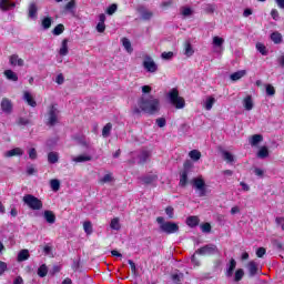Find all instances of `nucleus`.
I'll return each mask as SVG.
<instances>
[{
    "label": "nucleus",
    "mask_w": 284,
    "mask_h": 284,
    "mask_svg": "<svg viewBox=\"0 0 284 284\" xmlns=\"http://www.w3.org/2000/svg\"><path fill=\"white\" fill-rule=\"evenodd\" d=\"M63 81H65V78H63V73L58 74L55 83H58V85H63Z\"/></svg>",
    "instance_id": "obj_62"
},
{
    "label": "nucleus",
    "mask_w": 284,
    "mask_h": 284,
    "mask_svg": "<svg viewBox=\"0 0 284 284\" xmlns=\"http://www.w3.org/2000/svg\"><path fill=\"white\" fill-rule=\"evenodd\" d=\"M48 116V125L54 126L59 123V109H57V104L50 105Z\"/></svg>",
    "instance_id": "obj_6"
},
{
    "label": "nucleus",
    "mask_w": 284,
    "mask_h": 284,
    "mask_svg": "<svg viewBox=\"0 0 284 284\" xmlns=\"http://www.w3.org/2000/svg\"><path fill=\"white\" fill-rule=\"evenodd\" d=\"M4 156L12 158V156H23V150L21 148H16L6 152Z\"/></svg>",
    "instance_id": "obj_15"
},
{
    "label": "nucleus",
    "mask_w": 284,
    "mask_h": 284,
    "mask_svg": "<svg viewBox=\"0 0 284 284\" xmlns=\"http://www.w3.org/2000/svg\"><path fill=\"white\" fill-rule=\"evenodd\" d=\"M263 142V135L261 134H254L250 139V144L255 148L258 143Z\"/></svg>",
    "instance_id": "obj_24"
},
{
    "label": "nucleus",
    "mask_w": 284,
    "mask_h": 284,
    "mask_svg": "<svg viewBox=\"0 0 284 284\" xmlns=\"http://www.w3.org/2000/svg\"><path fill=\"white\" fill-rule=\"evenodd\" d=\"M110 227H111V230H116V231L121 230V224L119 223V219L118 217H114L111 221Z\"/></svg>",
    "instance_id": "obj_47"
},
{
    "label": "nucleus",
    "mask_w": 284,
    "mask_h": 284,
    "mask_svg": "<svg viewBox=\"0 0 284 284\" xmlns=\"http://www.w3.org/2000/svg\"><path fill=\"white\" fill-rule=\"evenodd\" d=\"M41 26L43 30H50V28H52V18L50 17L43 18Z\"/></svg>",
    "instance_id": "obj_28"
},
{
    "label": "nucleus",
    "mask_w": 284,
    "mask_h": 284,
    "mask_svg": "<svg viewBox=\"0 0 284 284\" xmlns=\"http://www.w3.org/2000/svg\"><path fill=\"white\" fill-rule=\"evenodd\" d=\"M191 183L193 184V187L197 189L199 196H207V186L203 179H193Z\"/></svg>",
    "instance_id": "obj_7"
},
{
    "label": "nucleus",
    "mask_w": 284,
    "mask_h": 284,
    "mask_svg": "<svg viewBox=\"0 0 284 284\" xmlns=\"http://www.w3.org/2000/svg\"><path fill=\"white\" fill-rule=\"evenodd\" d=\"M29 158L32 159V161L37 159V149L32 148L29 150Z\"/></svg>",
    "instance_id": "obj_63"
},
{
    "label": "nucleus",
    "mask_w": 284,
    "mask_h": 284,
    "mask_svg": "<svg viewBox=\"0 0 284 284\" xmlns=\"http://www.w3.org/2000/svg\"><path fill=\"white\" fill-rule=\"evenodd\" d=\"M165 214L169 216V219H174V207L168 206L165 209Z\"/></svg>",
    "instance_id": "obj_56"
},
{
    "label": "nucleus",
    "mask_w": 284,
    "mask_h": 284,
    "mask_svg": "<svg viewBox=\"0 0 284 284\" xmlns=\"http://www.w3.org/2000/svg\"><path fill=\"white\" fill-rule=\"evenodd\" d=\"M256 50L260 51V53H262L263 57H267V47H265V44L257 42L256 43Z\"/></svg>",
    "instance_id": "obj_41"
},
{
    "label": "nucleus",
    "mask_w": 284,
    "mask_h": 284,
    "mask_svg": "<svg viewBox=\"0 0 284 284\" xmlns=\"http://www.w3.org/2000/svg\"><path fill=\"white\" fill-rule=\"evenodd\" d=\"M169 101L176 108V110H183L185 108V99L179 95L178 89H172L169 91Z\"/></svg>",
    "instance_id": "obj_4"
},
{
    "label": "nucleus",
    "mask_w": 284,
    "mask_h": 284,
    "mask_svg": "<svg viewBox=\"0 0 284 284\" xmlns=\"http://www.w3.org/2000/svg\"><path fill=\"white\" fill-rule=\"evenodd\" d=\"M43 216H44V220L47 221V223H50V225L57 223V215H54V212L44 211Z\"/></svg>",
    "instance_id": "obj_13"
},
{
    "label": "nucleus",
    "mask_w": 284,
    "mask_h": 284,
    "mask_svg": "<svg viewBox=\"0 0 284 284\" xmlns=\"http://www.w3.org/2000/svg\"><path fill=\"white\" fill-rule=\"evenodd\" d=\"M143 68L146 70V72L154 73L156 70H159V67L156 65V62L151 57H146L143 61Z\"/></svg>",
    "instance_id": "obj_8"
},
{
    "label": "nucleus",
    "mask_w": 284,
    "mask_h": 284,
    "mask_svg": "<svg viewBox=\"0 0 284 284\" xmlns=\"http://www.w3.org/2000/svg\"><path fill=\"white\" fill-rule=\"evenodd\" d=\"M23 99L28 103V105H30L31 108H37V101H34V98H32V94H30V92L26 91Z\"/></svg>",
    "instance_id": "obj_17"
},
{
    "label": "nucleus",
    "mask_w": 284,
    "mask_h": 284,
    "mask_svg": "<svg viewBox=\"0 0 284 284\" xmlns=\"http://www.w3.org/2000/svg\"><path fill=\"white\" fill-rule=\"evenodd\" d=\"M74 163H85V161H92V156L90 155H79L73 158Z\"/></svg>",
    "instance_id": "obj_38"
},
{
    "label": "nucleus",
    "mask_w": 284,
    "mask_h": 284,
    "mask_svg": "<svg viewBox=\"0 0 284 284\" xmlns=\"http://www.w3.org/2000/svg\"><path fill=\"white\" fill-rule=\"evenodd\" d=\"M17 3L10 2V0H0V10L8 12L11 8H16Z\"/></svg>",
    "instance_id": "obj_12"
},
{
    "label": "nucleus",
    "mask_w": 284,
    "mask_h": 284,
    "mask_svg": "<svg viewBox=\"0 0 284 284\" xmlns=\"http://www.w3.org/2000/svg\"><path fill=\"white\" fill-rule=\"evenodd\" d=\"M37 12H39V8H37V3L32 2L29 4V18L37 19Z\"/></svg>",
    "instance_id": "obj_21"
},
{
    "label": "nucleus",
    "mask_w": 284,
    "mask_h": 284,
    "mask_svg": "<svg viewBox=\"0 0 284 284\" xmlns=\"http://www.w3.org/2000/svg\"><path fill=\"white\" fill-rule=\"evenodd\" d=\"M265 247H258L257 251H256V256L257 258H263V256H265Z\"/></svg>",
    "instance_id": "obj_60"
},
{
    "label": "nucleus",
    "mask_w": 284,
    "mask_h": 284,
    "mask_svg": "<svg viewBox=\"0 0 284 284\" xmlns=\"http://www.w3.org/2000/svg\"><path fill=\"white\" fill-rule=\"evenodd\" d=\"M271 41H273V43H275L276 45H278L280 43H283V34H281V32L278 31H274L271 34Z\"/></svg>",
    "instance_id": "obj_18"
},
{
    "label": "nucleus",
    "mask_w": 284,
    "mask_h": 284,
    "mask_svg": "<svg viewBox=\"0 0 284 284\" xmlns=\"http://www.w3.org/2000/svg\"><path fill=\"white\" fill-rule=\"evenodd\" d=\"M75 6H77V2H74V0H71L70 2H68L65 4L64 8H65V10H74Z\"/></svg>",
    "instance_id": "obj_61"
},
{
    "label": "nucleus",
    "mask_w": 284,
    "mask_h": 284,
    "mask_svg": "<svg viewBox=\"0 0 284 284\" xmlns=\"http://www.w3.org/2000/svg\"><path fill=\"white\" fill-rule=\"evenodd\" d=\"M118 8H119V7L116 6V3L111 4V6L106 9V14H109V16L114 14V12H116Z\"/></svg>",
    "instance_id": "obj_52"
},
{
    "label": "nucleus",
    "mask_w": 284,
    "mask_h": 284,
    "mask_svg": "<svg viewBox=\"0 0 284 284\" xmlns=\"http://www.w3.org/2000/svg\"><path fill=\"white\" fill-rule=\"evenodd\" d=\"M202 232L209 234V232H212V225L210 223H204L201 225Z\"/></svg>",
    "instance_id": "obj_54"
},
{
    "label": "nucleus",
    "mask_w": 284,
    "mask_h": 284,
    "mask_svg": "<svg viewBox=\"0 0 284 284\" xmlns=\"http://www.w3.org/2000/svg\"><path fill=\"white\" fill-rule=\"evenodd\" d=\"M247 270L251 277L256 276L258 274V264H256L254 261H251L247 264Z\"/></svg>",
    "instance_id": "obj_11"
},
{
    "label": "nucleus",
    "mask_w": 284,
    "mask_h": 284,
    "mask_svg": "<svg viewBox=\"0 0 284 284\" xmlns=\"http://www.w3.org/2000/svg\"><path fill=\"white\" fill-rule=\"evenodd\" d=\"M162 59H164L165 61H170V59H172V57H174V52L169 51V52H163L161 54Z\"/></svg>",
    "instance_id": "obj_55"
},
{
    "label": "nucleus",
    "mask_w": 284,
    "mask_h": 284,
    "mask_svg": "<svg viewBox=\"0 0 284 284\" xmlns=\"http://www.w3.org/2000/svg\"><path fill=\"white\" fill-rule=\"evenodd\" d=\"M110 132H112V123L109 122L102 129V136L108 139V136H110Z\"/></svg>",
    "instance_id": "obj_36"
},
{
    "label": "nucleus",
    "mask_w": 284,
    "mask_h": 284,
    "mask_svg": "<svg viewBox=\"0 0 284 284\" xmlns=\"http://www.w3.org/2000/svg\"><path fill=\"white\" fill-rule=\"evenodd\" d=\"M222 154L224 161H227V163H234V155H232V153H230L229 151H223Z\"/></svg>",
    "instance_id": "obj_46"
},
{
    "label": "nucleus",
    "mask_w": 284,
    "mask_h": 284,
    "mask_svg": "<svg viewBox=\"0 0 284 284\" xmlns=\"http://www.w3.org/2000/svg\"><path fill=\"white\" fill-rule=\"evenodd\" d=\"M122 45H123L124 50H126V52H129V54H132V52H134V49L132 48V42H130V39L122 38Z\"/></svg>",
    "instance_id": "obj_22"
},
{
    "label": "nucleus",
    "mask_w": 284,
    "mask_h": 284,
    "mask_svg": "<svg viewBox=\"0 0 284 284\" xmlns=\"http://www.w3.org/2000/svg\"><path fill=\"white\" fill-rule=\"evenodd\" d=\"M236 270V260L231 258L229 268L226 270V276L230 278L234 275V271Z\"/></svg>",
    "instance_id": "obj_19"
},
{
    "label": "nucleus",
    "mask_w": 284,
    "mask_h": 284,
    "mask_svg": "<svg viewBox=\"0 0 284 284\" xmlns=\"http://www.w3.org/2000/svg\"><path fill=\"white\" fill-rule=\"evenodd\" d=\"M11 65H19L20 68H23L24 62L23 59H21L19 55L17 54H12L9 59Z\"/></svg>",
    "instance_id": "obj_14"
},
{
    "label": "nucleus",
    "mask_w": 284,
    "mask_h": 284,
    "mask_svg": "<svg viewBox=\"0 0 284 284\" xmlns=\"http://www.w3.org/2000/svg\"><path fill=\"white\" fill-rule=\"evenodd\" d=\"M50 185H51V190H53V192H59V190H61V182L57 179L51 180Z\"/></svg>",
    "instance_id": "obj_39"
},
{
    "label": "nucleus",
    "mask_w": 284,
    "mask_h": 284,
    "mask_svg": "<svg viewBox=\"0 0 284 284\" xmlns=\"http://www.w3.org/2000/svg\"><path fill=\"white\" fill-rule=\"evenodd\" d=\"M272 244L275 247V250H277L278 252H283L284 250L283 243L278 242V240H273Z\"/></svg>",
    "instance_id": "obj_50"
},
{
    "label": "nucleus",
    "mask_w": 284,
    "mask_h": 284,
    "mask_svg": "<svg viewBox=\"0 0 284 284\" xmlns=\"http://www.w3.org/2000/svg\"><path fill=\"white\" fill-rule=\"evenodd\" d=\"M114 181V178L112 176V173L105 174L101 180L100 183L105 184V183H112Z\"/></svg>",
    "instance_id": "obj_48"
},
{
    "label": "nucleus",
    "mask_w": 284,
    "mask_h": 284,
    "mask_svg": "<svg viewBox=\"0 0 284 284\" xmlns=\"http://www.w3.org/2000/svg\"><path fill=\"white\" fill-rule=\"evenodd\" d=\"M219 7L215 3H207L204 7V12L206 14H214V11L217 9Z\"/></svg>",
    "instance_id": "obj_30"
},
{
    "label": "nucleus",
    "mask_w": 284,
    "mask_h": 284,
    "mask_svg": "<svg viewBox=\"0 0 284 284\" xmlns=\"http://www.w3.org/2000/svg\"><path fill=\"white\" fill-rule=\"evenodd\" d=\"M184 54L185 57H192V54H194V49L192 48V43L190 41L184 42Z\"/></svg>",
    "instance_id": "obj_25"
},
{
    "label": "nucleus",
    "mask_w": 284,
    "mask_h": 284,
    "mask_svg": "<svg viewBox=\"0 0 284 284\" xmlns=\"http://www.w3.org/2000/svg\"><path fill=\"white\" fill-rule=\"evenodd\" d=\"M189 156L192 161H199L201 159V153L199 150H192L190 151Z\"/></svg>",
    "instance_id": "obj_42"
},
{
    "label": "nucleus",
    "mask_w": 284,
    "mask_h": 284,
    "mask_svg": "<svg viewBox=\"0 0 284 284\" xmlns=\"http://www.w3.org/2000/svg\"><path fill=\"white\" fill-rule=\"evenodd\" d=\"M266 94L267 97H274V94H276V90L272 87V84H266Z\"/></svg>",
    "instance_id": "obj_51"
},
{
    "label": "nucleus",
    "mask_w": 284,
    "mask_h": 284,
    "mask_svg": "<svg viewBox=\"0 0 284 284\" xmlns=\"http://www.w3.org/2000/svg\"><path fill=\"white\" fill-rule=\"evenodd\" d=\"M183 171L182 172H189L190 173V170H192V162L190 160H186L184 162V165H183Z\"/></svg>",
    "instance_id": "obj_58"
},
{
    "label": "nucleus",
    "mask_w": 284,
    "mask_h": 284,
    "mask_svg": "<svg viewBox=\"0 0 284 284\" xmlns=\"http://www.w3.org/2000/svg\"><path fill=\"white\" fill-rule=\"evenodd\" d=\"M243 276H245V271H243V268H239L235 272V277H234L235 283H239V281H242Z\"/></svg>",
    "instance_id": "obj_45"
},
{
    "label": "nucleus",
    "mask_w": 284,
    "mask_h": 284,
    "mask_svg": "<svg viewBox=\"0 0 284 284\" xmlns=\"http://www.w3.org/2000/svg\"><path fill=\"white\" fill-rule=\"evenodd\" d=\"M83 230H84L85 234H88V235L92 234V232H93L92 222L85 221L83 223Z\"/></svg>",
    "instance_id": "obj_43"
},
{
    "label": "nucleus",
    "mask_w": 284,
    "mask_h": 284,
    "mask_svg": "<svg viewBox=\"0 0 284 284\" xmlns=\"http://www.w3.org/2000/svg\"><path fill=\"white\" fill-rule=\"evenodd\" d=\"M153 16H154V13H152L151 11H142L141 12V17L143 19V21H150V19H152Z\"/></svg>",
    "instance_id": "obj_49"
},
{
    "label": "nucleus",
    "mask_w": 284,
    "mask_h": 284,
    "mask_svg": "<svg viewBox=\"0 0 284 284\" xmlns=\"http://www.w3.org/2000/svg\"><path fill=\"white\" fill-rule=\"evenodd\" d=\"M68 52V39H64L62 40V45L60 48L59 54L61 57H67Z\"/></svg>",
    "instance_id": "obj_34"
},
{
    "label": "nucleus",
    "mask_w": 284,
    "mask_h": 284,
    "mask_svg": "<svg viewBox=\"0 0 284 284\" xmlns=\"http://www.w3.org/2000/svg\"><path fill=\"white\" fill-rule=\"evenodd\" d=\"M247 72L245 70L236 71L233 74L230 75L231 81H240V79H243Z\"/></svg>",
    "instance_id": "obj_23"
},
{
    "label": "nucleus",
    "mask_w": 284,
    "mask_h": 284,
    "mask_svg": "<svg viewBox=\"0 0 284 284\" xmlns=\"http://www.w3.org/2000/svg\"><path fill=\"white\" fill-rule=\"evenodd\" d=\"M257 156L258 159H267L270 156V150H267V146H262L257 152Z\"/></svg>",
    "instance_id": "obj_33"
},
{
    "label": "nucleus",
    "mask_w": 284,
    "mask_h": 284,
    "mask_svg": "<svg viewBox=\"0 0 284 284\" xmlns=\"http://www.w3.org/2000/svg\"><path fill=\"white\" fill-rule=\"evenodd\" d=\"M181 14H183V17H191L192 9L190 7H182Z\"/></svg>",
    "instance_id": "obj_53"
},
{
    "label": "nucleus",
    "mask_w": 284,
    "mask_h": 284,
    "mask_svg": "<svg viewBox=\"0 0 284 284\" xmlns=\"http://www.w3.org/2000/svg\"><path fill=\"white\" fill-rule=\"evenodd\" d=\"M187 174H190L186 171H182L180 173V186L185 187L187 185Z\"/></svg>",
    "instance_id": "obj_27"
},
{
    "label": "nucleus",
    "mask_w": 284,
    "mask_h": 284,
    "mask_svg": "<svg viewBox=\"0 0 284 284\" xmlns=\"http://www.w3.org/2000/svg\"><path fill=\"white\" fill-rule=\"evenodd\" d=\"M243 106H244L245 110H247L248 112L254 109V101H252V95H247L246 98H244V100H243Z\"/></svg>",
    "instance_id": "obj_16"
},
{
    "label": "nucleus",
    "mask_w": 284,
    "mask_h": 284,
    "mask_svg": "<svg viewBox=\"0 0 284 284\" xmlns=\"http://www.w3.org/2000/svg\"><path fill=\"white\" fill-rule=\"evenodd\" d=\"M8 271V264L3 261H0V276H2V274H4V272Z\"/></svg>",
    "instance_id": "obj_59"
},
{
    "label": "nucleus",
    "mask_w": 284,
    "mask_h": 284,
    "mask_svg": "<svg viewBox=\"0 0 284 284\" xmlns=\"http://www.w3.org/2000/svg\"><path fill=\"white\" fill-rule=\"evenodd\" d=\"M186 225H189V227H196V225H199V217L197 216H189L186 219Z\"/></svg>",
    "instance_id": "obj_31"
},
{
    "label": "nucleus",
    "mask_w": 284,
    "mask_h": 284,
    "mask_svg": "<svg viewBox=\"0 0 284 284\" xmlns=\"http://www.w3.org/2000/svg\"><path fill=\"white\" fill-rule=\"evenodd\" d=\"M156 223L160 225V231L164 234H176L179 232V224L174 222H165L163 216L156 217Z\"/></svg>",
    "instance_id": "obj_2"
},
{
    "label": "nucleus",
    "mask_w": 284,
    "mask_h": 284,
    "mask_svg": "<svg viewBox=\"0 0 284 284\" xmlns=\"http://www.w3.org/2000/svg\"><path fill=\"white\" fill-rule=\"evenodd\" d=\"M48 161H49L50 163H52V164L59 163V153H57V152H50V153L48 154Z\"/></svg>",
    "instance_id": "obj_40"
},
{
    "label": "nucleus",
    "mask_w": 284,
    "mask_h": 284,
    "mask_svg": "<svg viewBox=\"0 0 284 284\" xmlns=\"http://www.w3.org/2000/svg\"><path fill=\"white\" fill-rule=\"evenodd\" d=\"M139 163L140 165H143V163H148V159H150V152L149 151H142L139 155Z\"/></svg>",
    "instance_id": "obj_35"
},
{
    "label": "nucleus",
    "mask_w": 284,
    "mask_h": 284,
    "mask_svg": "<svg viewBox=\"0 0 284 284\" xmlns=\"http://www.w3.org/2000/svg\"><path fill=\"white\" fill-rule=\"evenodd\" d=\"M140 181L144 185H152V183H156V181H159V175H156V174H148V175L141 176Z\"/></svg>",
    "instance_id": "obj_10"
},
{
    "label": "nucleus",
    "mask_w": 284,
    "mask_h": 284,
    "mask_svg": "<svg viewBox=\"0 0 284 284\" xmlns=\"http://www.w3.org/2000/svg\"><path fill=\"white\" fill-rule=\"evenodd\" d=\"M195 254H200V256H213V254H219V247L215 244H206L200 247Z\"/></svg>",
    "instance_id": "obj_5"
},
{
    "label": "nucleus",
    "mask_w": 284,
    "mask_h": 284,
    "mask_svg": "<svg viewBox=\"0 0 284 284\" xmlns=\"http://www.w3.org/2000/svg\"><path fill=\"white\" fill-rule=\"evenodd\" d=\"M215 103H216V99L214 97L207 98L204 103L205 110H207V111L212 110V108L214 106Z\"/></svg>",
    "instance_id": "obj_29"
},
{
    "label": "nucleus",
    "mask_w": 284,
    "mask_h": 284,
    "mask_svg": "<svg viewBox=\"0 0 284 284\" xmlns=\"http://www.w3.org/2000/svg\"><path fill=\"white\" fill-rule=\"evenodd\" d=\"M4 77H7L8 81H19V75H17L14 71L10 69L4 71Z\"/></svg>",
    "instance_id": "obj_26"
},
{
    "label": "nucleus",
    "mask_w": 284,
    "mask_h": 284,
    "mask_svg": "<svg viewBox=\"0 0 284 284\" xmlns=\"http://www.w3.org/2000/svg\"><path fill=\"white\" fill-rule=\"evenodd\" d=\"M161 111V101L153 95L142 97L138 100V105L132 108V114L141 118V113L154 115Z\"/></svg>",
    "instance_id": "obj_1"
},
{
    "label": "nucleus",
    "mask_w": 284,
    "mask_h": 284,
    "mask_svg": "<svg viewBox=\"0 0 284 284\" xmlns=\"http://www.w3.org/2000/svg\"><path fill=\"white\" fill-rule=\"evenodd\" d=\"M155 123H156L158 128H165V124H166L165 118L156 119Z\"/></svg>",
    "instance_id": "obj_57"
},
{
    "label": "nucleus",
    "mask_w": 284,
    "mask_h": 284,
    "mask_svg": "<svg viewBox=\"0 0 284 284\" xmlns=\"http://www.w3.org/2000/svg\"><path fill=\"white\" fill-rule=\"evenodd\" d=\"M22 201L24 205H28V207H30V210H34V211L43 210V202L39 197L32 194H26L22 197Z\"/></svg>",
    "instance_id": "obj_3"
},
{
    "label": "nucleus",
    "mask_w": 284,
    "mask_h": 284,
    "mask_svg": "<svg viewBox=\"0 0 284 284\" xmlns=\"http://www.w3.org/2000/svg\"><path fill=\"white\" fill-rule=\"evenodd\" d=\"M97 30H98V32H105V23L99 22L97 24Z\"/></svg>",
    "instance_id": "obj_64"
},
{
    "label": "nucleus",
    "mask_w": 284,
    "mask_h": 284,
    "mask_svg": "<svg viewBox=\"0 0 284 284\" xmlns=\"http://www.w3.org/2000/svg\"><path fill=\"white\" fill-rule=\"evenodd\" d=\"M30 258V251L27 248L21 250L18 254V261L19 263H22L23 261H28Z\"/></svg>",
    "instance_id": "obj_20"
},
{
    "label": "nucleus",
    "mask_w": 284,
    "mask_h": 284,
    "mask_svg": "<svg viewBox=\"0 0 284 284\" xmlns=\"http://www.w3.org/2000/svg\"><path fill=\"white\" fill-rule=\"evenodd\" d=\"M38 276H40V278H45V276H48V266L45 264H42L38 268Z\"/></svg>",
    "instance_id": "obj_37"
},
{
    "label": "nucleus",
    "mask_w": 284,
    "mask_h": 284,
    "mask_svg": "<svg viewBox=\"0 0 284 284\" xmlns=\"http://www.w3.org/2000/svg\"><path fill=\"white\" fill-rule=\"evenodd\" d=\"M64 30H65V27L62 23H60L54 27V29L52 30V34L54 37H59L60 34H63Z\"/></svg>",
    "instance_id": "obj_32"
},
{
    "label": "nucleus",
    "mask_w": 284,
    "mask_h": 284,
    "mask_svg": "<svg viewBox=\"0 0 284 284\" xmlns=\"http://www.w3.org/2000/svg\"><path fill=\"white\" fill-rule=\"evenodd\" d=\"M223 43H225V40L219 36H215L213 38V45H216V48H222Z\"/></svg>",
    "instance_id": "obj_44"
},
{
    "label": "nucleus",
    "mask_w": 284,
    "mask_h": 284,
    "mask_svg": "<svg viewBox=\"0 0 284 284\" xmlns=\"http://www.w3.org/2000/svg\"><path fill=\"white\" fill-rule=\"evenodd\" d=\"M1 110L4 114H12V101L8 98H3L1 101Z\"/></svg>",
    "instance_id": "obj_9"
}]
</instances>
